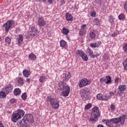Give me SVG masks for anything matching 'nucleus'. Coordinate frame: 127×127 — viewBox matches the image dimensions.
<instances>
[{"label": "nucleus", "instance_id": "obj_60", "mask_svg": "<svg viewBox=\"0 0 127 127\" xmlns=\"http://www.w3.org/2000/svg\"><path fill=\"white\" fill-rule=\"evenodd\" d=\"M74 127H77V126H75Z\"/></svg>", "mask_w": 127, "mask_h": 127}, {"label": "nucleus", "instance_id": "obj_44", "mask_svg": "<svg viewBox=\"0 0 127 127\" xmlns=\"http://www.w3.org/2000/svg\"><path fill=\"white\" fill-rule=\"evenodd\" d=\"M103 59H104V60H109V59H110V57L107 55H105L103 57Z\"/></svg>", "mask_w": 127, "mask_h": 127}, {"label": "nucleus", "instance_id": "obj_28", "mask_svg": "<svg viewBox=\"0 0 127 127\" xmlns=\"http://www.w3.org/2000/svg\"><path fill=\"white\" fill-rule=\"evenodd\" d=\"M18 84H19V85H21V86H22V85L24 84V82L23 81V79L22 78L20 77L18 79Z\"/></svg>", "mask_w": 127, "mask_h": 127}, {"label": "nucleus", "instance_id": "obj_31", "mask_svg": "<svg viewBox=\"0 0 127 127\" xmlns=\"http://www.w3.org/2000/svg\"><path fill=\"white\" fill-rule=\"evenodd\" d=\"M118 18L120 20H123V19L125 20V18H126V15L124 14H121L119 15Z\"/></svg>", "mask_w": 127, "mask_h": 127}, {"label": "nucleus", "instance_id": "obj_47", "mask_svg": "<svg viewBox=\"0 0 127 127\" xmlns=\"http://www.w3.org/2000/svg\"><path fill=\"white\" fill-rule=\"evenodd\" d=\"M118 35V32H114L113 34H112V37H116Z\"/></svg>", "mask_w": 127, "mask_h": 127}, {"label": "nucleus", "instance_id": "obj_2", "mask_svg": "<svg viewBox=\"0 0 127 127\" xmlns=\"http://www.w3.org/2000/svg\"><path fill=\"white\" fill-rule=\"evenodd\" d=\"M126 117L127 115H123L120 118H113L110 120L103 119L102 122L105 123L108 127H115V126H114V124H117L120 123L121 125H124Z\"/></svg>", "mask_w": 127, "mask_h": 127}, {"label": "nucleus", "instance_id": "obj_45", "mask_svg": "<svg viewBox=\"0 0 127 127\" xmlns=\"http://www.w3.org/2000/svg\"><path fill=\"white\" fill-rule=\"evenodd\" d=\"M124 6L125 10H126V11H127V1L125 2Z\"/></svg>", "mask_w": 127, "mask_h": 127}, {"label": "nucleus", "instance_id": "obj_55", "mask_svg": "<svg viewBox=\"0 0 127 127\" xmlns=\"http://www.w3.org/2000/svg\"><path fill=\"white\" fill-rule=\"evenodd\" d=\"M97 127H104V126L103 125H99Z\"/></svg>", "mask_w": 127, "mask_h": 127}, {"label": "nucleus", "instance_id": "obj_51", "mask_svg": "<svg viewBox=\"0 0 127 127\" xmlns=\"http://www.w3.org/2000/svg\"><path fill=\"white\" fill-rule=\"evenodd\" d=\"M100 83H101V84H103L104 82H105V79H103V78H101L100 79Z\"/></svg>", "mask_w": 127, "mask_h": 127}, {"label": "nucleus", "instance_id": "obj_13", "mask_svg": "<svg viewBox=\"0 0 127 127\" xmlns=\"http://www.w3.org/2000/svg\"><path fill=\"white\" fill-rule=\"evenodd\" d=\"M97 98L98 100H101L102 101H108V100H109V97L101 93H99L97 95Z\"/></svg>", "mask_w": 127, "mask_h": 127}, {"label": "nucleus", "instance_id": "obj_52", "mask_svg": "<svg viewBox=\"0 0 127 127\" xmlns=\"http://www.w3.org/2000/svg\"><path fill=\"white\" fill-rule=\"evenodd\" d=\"M48 0V2H49L50 4L53 3V1H54V0Z\"/></svg>", "mask_w": 127, "mask_h": 127}, {"label": "nucleus", "instance_id": "obj_39", "mask_svg": "<svg viewBox=\"0 0 127 127\" xmlns=\"http://www.w3.org/2000/svg\"><path fill=\"white\" fill-rule=\"evenodd\" d=\"M0 97H2V98H5V92H4L3 91H1L0 92Z\"/></svg>", "mask_w": 127, "mask_h": 127}, {"label": "nucleus", "instance_id": "obj_22", "mask_svg": "<svg viewBox=\"0 0 127 127\" xmlns=\"http://www.w3.org/2000/svg\"><path fill=\"white\" fill-rule=\"evenodd\" d=\"M29 59L31 60H32L33 61H34V60H36V56L34 54H30L28 56Z\"/></svg>", "mask_w": 127, "mask_h": 127}, {"label": "nucleus", "instance_id": "obj_8", "mask_svg": "<svg viewBox=\"0 0 127 127\" xmlns=\"http://www.w3.org/2000/svg\"><path fill=\"white\" fill-rule=\"evenodd\" d=\"M90 84H91V80H88L87 78H82L79 81L78 85L79 88H83V87H86Z\"/></svg>", "mask_w": 127, "mask_h": 127}, {"label": "nucleus", "instance_id": "obj_5", "mask_svg": "<svg viewBox=\"0 0 127 127\" xmlns=\"http://www.w3.org/2000/svg\"><path fill=\"white\" fill-rule=\"evenodd\" d=\"M14 25V20H9L6 23H4L2 27L4 29L5 33H8V31L13 27Z\"/></svg>", "mask_w": 127, "mask_h": 127}, {"label": "nucleus", "instance_id": "obj_25", "mask_svg": "<svg viewBox=\"0 0 127 127\" xmlns=\"http://www.w3.org/2000/svg\"><path fill=\"white\" fill-rule=\"evenodd\" d=\"M5 43L6 44H8V45H10L11 43V39L8 37H6L5 38Z\"/></svg>", "mask_w": 127, "mask_h": 127}, {"label": "nucleus", "instance_id": "obj_38", "mask_svg": "<svg viewBox=\"0 0 127 127\" xmlns=\"http://www.w3.org/2000/svg\"><path fill=\"white\" fill-rule=\"evenodd\" d=\"M114 17H113V16H109V21L110 23H113L114 22Z\"/></svg>", "mask_w": 127, "mask_h": 127}, {"label": "nucleus", "instance_id": "obj_58", "mask_svg": "<svg viewBox=\"0 0 127 127\" xmlns=\"http://www.w3.org/2000/svg\"><path fill=\"white\" fill-rule=\"evenodd\" d=\"M0 40H1V37H0Z\"/></svg>", "mask_w": 127, "mask_h": 127}, {"label": "nucleus", "instance_id": "obj_53", "mask_svg": "<svg viewBox=\"0 0 127 127\" xmlns=\"http://www.w3.org/2000/svg\"><path fill=\"white\" fill-rule=\"evenodd\" d=\"M26 82H27L28 83H30V79L27 78L26 79Z\"/></svg>", "mask_w": 127, "mask_h": 127}, {"label": "nucleus", "instance_id": "obj_34", "mask_svg": "<svg viewBox=\"0 0 127 127\" xmlns=\"http://www.w3.org/2000/svg\"><path fill=\"white\" fill-rule=\"evenodd\" d=\"M81 58H82L83 60L84 61H88V57L87 56V55L86 54H83V55L81 56Z\"/></svg>", "mask_w": 127, "mask_h": 127}, {"label": "nucleus", "instance_id": "obj_23", "mask_svg": "<svg viewBox=\"0 0 127 127\" xmlns=\"http://www.w3.org/2000/svg\"><path fill=\"white\" fill-rule=\"evenodd\" d=\"M19 124L20 125V127H30L29 125L25 123V122H24V123H22V121H19Z\"/></svg>", "mask_w": 127, "mask_h": 127}, {"label": "nucleus", "instance_id": "obj_48", "mask_svg": "<svg viewBox=\"0 0 127 127\" xmlns=\"http://www.w3.org/2000/svg\"><path fill=\"white\" fill-rule=\"evenodd\" d=\"M99 56H100V54H94L92 58H97V57H99Z\"/></svg>", "mask_w": 127, "mask_h": 127}, {"label": "nucleus", "instance_id": "obj_40", "mask_svg": "<svg viewBox=\"0 0 127 127\" xmlns=\"http://www.w3.org/2000/svg\"><path fill=\"white\" fill-rule=\"evenodd\" d=\"M84 32H85V31L84 30L80 29L79 30V35L83 36V35H84Z\"/></svg>", "mask_w": 127, "mask_h": 127}, {"label": "nucleus", "instance_id": "obj_9", "mask_svg": "<svg viewBox=\"0 0 127 127\" xmlns=\"http://www.w3.org/2000/svg\"><path fill=\"white\" fill-rule=\"evenodd\" d=\"M81 93L82 94L81 95V97L84 101H86V100H88V99H89L88 96L90 93L89 92V90H88L87 88H84V90L81 91Z\"/></svg>", "mask_w": 127, "mask_h": 127}, {"label": "nucleus", "instance_id": "obj_57", "mask_svg": "<svg viewBox=\"0 0 127 127\" xmlns=\"http://www.w3.org/2000/svg\"><path fill=\"white\" fill-rule=\"evenodd\" d=\"M43 0V1H44V2H45V1H46V0Z\"/></svg>", "mask_w": 127, "mask_h": 127}, {"label": "nucleus", "instance_id": "obj_6", "mask_svg": "<svg viewBox=\"0 0 127 127\" xmlns=\"http://www.w3.org/2000/svg\"><path fill=\"white\" fill-rule=\"evenodd\" d=\"M47 102H50V104L53 109H58L59 108V101L57 99L48 97Z\"/></svg>", "mask_w": 127, "mask_h": 127}, {"label": "nucleus", "instance_id": "obj_50", "mask_svg": "<svg viewBox=\"0 0 127 127\" xmlns=\"http://www.w3.org/2000/svg\"><path fill=\"white\" fill-rule=\"evenodd\" d=\"M60 5H63V4H64V3H65V0H60Z\"/></svg>", "mask_w": 127, "mask_h": 127}, {"label": "nucleus", "instance_id": "obj_21", "mask_svg": "<svg viewBox=\"0 0 127 127\" xmlns=\"http://www.w3.org/2000/svg\"><path fill=\"white\" fill-rule=\"evenodd\" d=\"M13 93L15 96H19L21 93V90L19 88H15Z\"/></svg>", "mask_w": 127, "mask_h": 127}, {"label": "nucleus", "instance_id": "obj_56", "mask_svg": "<svg viewBox=\"0 0 127 127\" xmlns=\"http://www.w3.org/2000/svg\"><path fill=\"white\" fill-rule=\"evenodd\" d=\"M114 95H115V93L113 92H110V96H114Z\"/></svg>", "mask_w": 127, "mask_h": 127}, {"label": "nucleus", "instance_id": "obj_35", "mask_svg": "<svg viewBox=\"0 0 127 127\" xmlns=\"http://www.w3.org/2000/svg\"><path fill=\"white\" fill-rule=\"evenodd\" d=\"M123 64L125 70L127 71V59L125 61H124Z\"/></svg>", "mask_w": 127, "mask_h": 127}, {"label": "nucleus", "instance_id": "obj_3", "mask_svg": "<svg viewBox=\"0 0 127 127\" xmlns=\"http://www.w3.org/2000/svg\"><path fill=\"white\" fill-rule=\"evenodd\" d=\"M101 116V112L99 108L95 107L92 109L91 116L89 119V122L96 123L98 121V118Z\"/></svg>", "mask_w": 127, "mask_h": 127}, {"label": "nucleus", "instance_id": "obj_20", "mask_svg": "<svg viewBox=\"0 0 127 127\" xmlns=\"http://www.w3.org/2000/svg\"><path fill=\"white\" fill-rule=\"evenodd\" d=\"M89 35L91 39H94L96 37V31L95 30L91 31L89 33Z\"/></svg>", "mask_w": 127, "mask_h": 127}, {"label": "nucleus", "instance_id": "obj_26", "mask_svg": "<svg viewBox=\"0 0 127 127\" xmlns=\"http://www.w3.org/2000/svg\"><path fill=\"white\" fill-rule=\"evenodd\" d=\"M63 33L64 34V35H67L68 33H69V30L66 28L65 27H63Z\"/></svg>", "mask_w": 127, "mask_h": 127}, {"label": "nucleus", "instance_id": "obj_17", "mask_svg": "<svg viewBox=\"0 0 127 127\" xmlns=\"http://www.w3.org/2000/svg\"><path fill=\"white\" fill-rule=\"evenodd\" d=\"M30 74H31V71H30V70L24 69L23 71V75L26 78L29 77V76H30Z\"/></svg>", "mask_w": 127, "mask_h": 127}, {"label": "nucleus", "instance_id": "obj_43", "mask_svg": "<svg viewBox=\"0 0 127 127\" xmlns=\"http://www.w3.org/2000/svg\"><path fill=\"white\" fill-rule=\"evenodd\" d=\"M86 26H87V25H86V24H83L81 26V29H82V30H84V31H86Z\"/></svg>", "mask_w": 127, "mask_h": 127}, {"label": "nucleus", "instance_id": "obj_59", "mask_svg": "<svg viewBox=\"0 0 127 127\" xmlns=\"http://www.w3.org/2000/svg\"><path fill=\"white\" fill-rule=\"evenodd\" d=\"M98 2V3H101V2Z\"/></svg>", "mask_w": 127, "mask_h": 127}, {"label": "nucleus", "instance_id": "obj_16", "mask_svg": "<svg viewBox=\"0 0 127 127\" xmlns=\"http://www.w3.org/2000/svg\"><path fill=\"white\" fill-rule=\"evenodd\" d=\"M17 43L20 46L22 44V43H23V36L22 35H19L17 39Z\"/></svg>", "mask_w": 127, "mask_h": 127}, {"label": "nucleus", "instance_id": "obj_15", "mask_svg": "<svg viewBox=\"0 0 127 127\" xmlns=\"http://www.w3.org/2000/svg\"><path fill=\"white\" fill-rule=\"evenodd\" d=\"M101 42L100 41H98L96 42L95 43H91L90 44V47L91 48H96L99 47L100 45L101 44Z\"/></svg>", "mask_w": 127, "mask_h": 127}, {"label": "nucleus", "instance_id": "obj_49", "mask_svg": "<svg viewBox=\"0 0 127 127\" xmlns=\"http://www.w3.org/2000/svg\"><path fill=\"white\" fill-rule=\"evenodd\" d=\"M96 12L93 11V12H91V15L93 17H95L96 16Z\"/></svg>", "mask_w": 127, "mask_h": 127}, {"label": "nucleus", "instance_id": "obj_18", "mask_svg": "<svg viewBox=\"0 0 127 127\" xmlns=\"http://www.w3.org/2000/svg\"><path fill=\"white\" fill-rule=\"evenodd\" d=\"M65 18L67 21H72L73 20V16L69 13L66 14Z\"/></svg>", "mask_w": 127, "mask_h": 127}, {"label": "nucleus", "instance_id": "obj_54", "mask_svg": "<svg viewBox=\"0 0 127 127\" xmlns=\"http://www.w3.org/2000/svg\"><path fill=\"white\" fill-rule=\"evenodd\" d=\"M0 127H4L3 124H2L1 123H0Z\"/></svg>", "mask_w": 127, "mask_h": 127}, {"label": "nucleus", "instance_id": "obj_33", "mask_svg": "<svg viewBox=\"0 0 127 127\" xmlns=\"http://www.w3.org/2000/svg\"><path fill=\"white\" fill-rule=\"evenodd\" d=\"M77 55H78V56H80V57H82V56L84 55L85 53L83 52L82 51H77Z\"/></svg>", "mask_w": 127, "mask_h": 127}, {"label": "nucleus", "instance_id": "obj_24", "mask_svg": "<svg viewBox=\"0 0 127 127\" xmlns=\"http://www.w3.org/2000/svg\"><path fill=\"white\" fill-rule=\"evenodd\" d=\"M87 53H88L90 57H91V58H93V56H94V53L93 52V51H92V50H91V49L88 48L87 49Z\"/></svg>", "mask_w": 127, "mask_h": 127}, {"label": "nucleus", "instance_id": "obj_4", "mask_svg": "<svg viewBox=\"0 0 127 127\" xmlns=\"http://www.w3.org/2000/svg\"><path fill=\"white\" fill-rule=\"evenodd\" d=\"M25 114V112L23 110L20 109H18L17 111L13 112L11 117L12 122L16 123L18 120H20V119H21L24 116Z\"/></svg>", "mask_w": 127, "mask_h": 127}, {"label": "nucleus", "instance_id": "obj_32", "mask_svg": "<svg viewBox=\"0 0 127 127\" xmlns=\"http://www.w3.org/2000/svg\"><path fill=\"white\" fill-rule=\"evenodd\" d=\"M123 49L124 52H125V53H127V43H125L123 44Z\"/></svg>", "mask_w": 127, "mask_h": 127}, {"label": "nucleus", "instance_id": "obj_10", "mask_svg": "<svg viewBox=\"0 0 127 127\" xmlns=\"http://www.w3.org/2000/svg\"><path fill=\"white\" fill-rule=\"evenodd\" d=\"M37 24L40 27H44L47 23L46 21L44 19L43 17H40L38 18Z\"/></svg>", "mask_w": 127, "mask_h": 127}, {"label": "nucleus", "instance_id": "obj_7", "mask_svg": "<svg viewBox=\"0 0 127 127\" xmlns=\"http://www.w3.org/2000/svg\"><path fill=\"white\" fill-rule=\"evenodd\" d=\"M31 31L28 32L25 34L26 39H29V38L34 37L35 36H36V35H38V31L35 27H31Z\"/></svg>", "mask_w": 127, "mask_h": 127}, {"label": "nucleus", "instance_id": "obj_46", "mask_svg": "<svg viewBox=\"0 0 127 127\" xmlns=\"http://www.w3.org/2000/svg\"><path fill=\"white\" fill-rule=\"evenodd\" d=\"M119 81H121V78L120 77H116L115 79V83H118Z\"/></svg>", "mask_w": 127, "mask_h": 127}, {"label": "nucleus", "instance_id": "obj_1", "mask_svg": "<svg viewBox=\"0 0 127 127\" xmlns=\"http://www.w3.org/2000/svg\"><path fill=\"white\" fill-rule=\"evenodd\" d=\"M64 76L63 80L58 84V90L63 91L62 94L64 97H68L70 94V87L67 85L66 81H68L69 79L71 78V73L66 72Z\"/></svg>", "mask_w": 127, "mask_h": 127}, {"label": "nucleus", "instance_id": "obj_12", "mask_svg": "<svg viewBox=\"0 0 127 127\" xmlns=\"http://www.w3.org/2000/svg\"><path fill=\"white\" fill-rule=\"evenodd\" d=\"M23 121H27L29 123H33V116L31 114H26L23 119Z\"/></svg>", "mask_w": 127, "mask_h": 127}, {"label": "nucleus", "instance_id": "obj_19", "mask_svg": "<svg viewBox=\"0 0 127 127\" xmlns=\"http://www.w3.org/2000/svg\"><path fill=\"white\" fill-rule=\"evenodd\" d=\"M104 80L106 84H110L112 83V77L110 75L107 76Z\"/></svg>", "mask_w": 127, "mask_h": 127}, {"label": "nucleus", "instance_id": "obj_37", "mask_svg": "<svg viewBox=\"0 0 127 127\" xmlns=\"http://www.w3.org/2000/svg\"><path fill=\"white\" fill-rule=\"evenodd\" d=\"M44 80H45V76H41L39 78V81L41 83H43L44 82Z\"/></svg>", "mask_w": 127, "mask_h": 127}, {"label": "nucleus", "instance_id": "obj_41", "mask_svg": "<svg viewBox=\"0 0 127 127\" xmlns=\"http://www.w3.org/2000/svg\"><path fill=\"white\" fill-rule=\"evenodd\" d=\"M110 108H111V110L112 111V112L115 111V110L116 109V106H115V105L111 104V106H110Z\"/></svg>", "mask_w": 127, "mask_h": 127}, {"label": "nucleus", "instance_id": "obj_42", "mask_svg": "<svg viewBox=\"0 0 127 127\" xmlns=\"http://www.w3.org/2000/svg\"><path fill=\"white\" fill-rule=\"evenodd\" d=\"M16 99H14L12 98L11 100H10V103L12 105H13V104H14V103H16Z\"/></svg>", "mask_w": 127, "mask_h": 127}, {"label": "nucleus", "instance_id": "obj_11", "mask_svg": "<svg viewBox=\"0 0 127 127\" xmlns=\"http://www.w3.org/2000/svg\"><path fill=\"white\" fill-rule=\"evenodd\" d=\"M127 91V86L126 85H122L119 86V90L117 93V95L122 96L124 94V92Z\"/></svg>", "mask_w": 127, "mask_h": 127}, {"label": "nucleus", "instance_id": "obj_30", "mask_svg": "<svg viewBox=\"0 0 127 127\" xmlns=\"http://www.w3.org/2000/svg\"><path fill=\"white\" fill-rule=\"evenodd\" d=\"M94 23L96 25H100V19L98 18H95L93 21Z\"/></svg>", "mask_w": 127, "mask_h": 127}, {"label": "nucleus", "instance_id": "obj_36", "mask_svg": "<svg viewBox=\"0 0 127 127\" xmlns=\"http://www.w3.org/2000/svg\"><path fill=\"white\" fill-rule=\"evenodd\" d=\"M21 98L22 100H24V101H25L26 99H27V94L26 93H24L22 95Z\"/></svg>", "mask_w": 127, "mask_h": 127}, {"label": "nucleus", "instance_id": "obj_27", "mask_svg": "<svg viewBox=\"0 0 127 127\" xmlns=\"http://www.w3.org/2000/svg\"><path fill=\"white\" fill-rule=\"evenodd\" d=\"M61 47H65L66 46V41L64 40H62L60 42Z\"/></svg>", "mask_w": 127, "mask_h": 127}, {"label": "nucleus", "instance_id": "obj_14", "mask_svg": "<svg viewBox=\"0 0 127 127\" xmlns=\"http://www.w3.org/2000/svg\"><path fill=\"white\" fill-rule=\"evenodd\" d=\"M13 88V85L11 84H10L8 85H6L5 88V92L6 94H9L10 92H11V90H12Z\"/></svg>", "mask_w": 127, "mask_h": 127}, {"label": "nucleus", "instance_id": "obj_29", "mask_svg": "<svg viewBox=\"0 0 127 127\" xmlns=\"http://www.w3.org/2000/svg\"><path fill=\"white\" fill-rule=\"evenodd\" d=\"M91 108H92V104L91 103H89L85 105L84 107V110L85 111H87L88 110H90Z\"/></svg>", "mask_w": 127, "mask_h": 127}]
</instances>
